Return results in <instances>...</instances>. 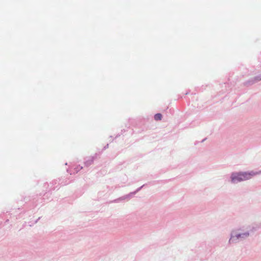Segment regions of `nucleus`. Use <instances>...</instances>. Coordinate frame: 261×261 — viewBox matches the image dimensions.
Instances as JSON below:
<instances>
[{
    "label": "nucleus",
    "mask_w": 261,
    "mask_h": 261,
    "mask_svg": "<svg viewBox=\"0 0 261 261\" xmlns=\"http://www.w3.org/2000/svg\"><path fill=\"white\" fill-rule=\"evenodd\" d=\"M244 235H246V236H248L249 235L248 233H247V234H244Z\"/></svg>",
    "instance_id": "3"
},
{
    "label": "nucleus",
    "mask_w": 261,
    "mask_h": 261,
    "mask_svg": "<svg viewBox=\"0 0 261 261\" xmlns=\"http://www.w3.org/2000/svg\"><path fill=\"white\" fill-rule=\"evenodd\" d=\"M254 175V173L252 174L251 173L246 172L233 173L231 175V180L233 182L241 181L250 179Z\"/></svg>",
    "instance_id": "1"
},
{
    "label": "nucleus",
    "mask_w": 261,
    "mask_h": 261,
    "mask_svg": "<svg viewBox=\"0 0 261 261\" xmlns=\"http://www.w3.org/2000/svg\"><path fill=\"white\" fill-rule=\"evenodd\" d=\"M162 115L160 113H158L154 115V119L156 121L162 119Z\"/></svg>",
    "instance_id": "2"
},
{
    "label": "nucleus",
    "mask_w": 261,
    "mask_h": 261,
    "mask_svg": "<svg viewBox=\"0 0 261 261\" xmlns=\"http://www.w3.org/2000/svg\"><path fill=\"white\" fill-rule=\"evenodd\" d=\"M241 235L240 234H239V236H238L237 237L239 238V237H240Z\"/></svg>",
    "instance_id": "4"
}]
</instances>
